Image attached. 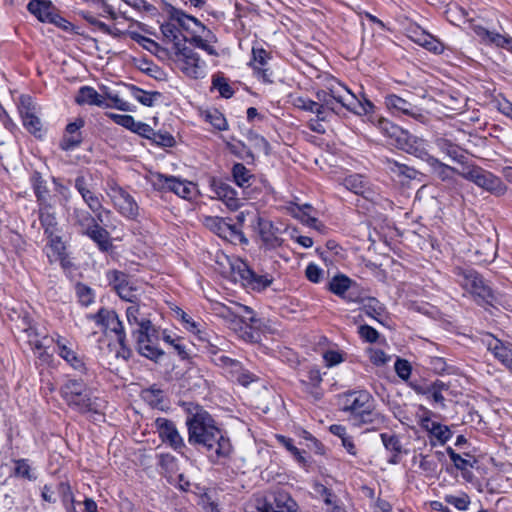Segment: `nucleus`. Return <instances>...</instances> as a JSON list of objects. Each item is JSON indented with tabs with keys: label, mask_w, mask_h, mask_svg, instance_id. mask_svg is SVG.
<instances>
[{
	"label": "nucleus",
	"mask_w": 512,
	"mask_h": 512,
	"mask_svg": "<svg viewBox=\"0 0 512 512\" xmlns=\"http://www.w3.org/2000/svg\"><path fill=\"white\" fill-rule=\"evenodd\" d=\"M110 285L119 297L128 301V281L127 276L118 271H109L107 274Z\"/></svg>",
	"instance_id": "38"
},
{
	"label": "nucleus",
	"mask_w": 512,
	"mask_h": 512,
	"mask_svg": "<svg viewBox=\"0 0 512 512\" xmlns=\"http://www.w3.org/2000/svg\"><path fill=\"white\" fill-rule=\"evenodd\" d=\"M255 229L267 249H277L283 245L281 229L275 226L269 219L257 216Z\"/></svg>",
	"instance_id": "16"
},
{
	"label": "nucleus",
	"mask_w": 512,
	"mask_h": 512,
	"mask_svg": "<svg viewBox=\"0 0 512 512\" xmlns=\"http://www.w3.org/2000/svg\"><path fill=\"white\" fill-rule=\"evenodd\" d=\"M28 11L37 17L41 22H53V15L51 12L52 6L49 1L45 0H31L27 5Z\"/></svg>",
	"instance_id": "35"
},
{
	"label": "nucleus",
	"mask_w": 512,
	"mask_h": 512,
	"mask_svg": "<svg viewBox=\"0 0 512 512\" xmlns=\"http://www.w3.org/2000/svg\"><path fill=\"white\" fill-rule=\"evenodd\" d=\"M427 164L430 167L431 173L442 181H450L453 179L455 173L459 174L460 172L457 169L441 162L434 156L429 158Z\"/></svg>",
	"instance_id": "36"
},
{
	"label": "nucleus",
	"mask_w": 512,
	"mask_h": 512,
	"mask_svg": "<svg viewBox=\"0 0 512 512\" xmlns=\"http://www.w3.org/2000/svg\"><path fill=\"white\" fill-rule=\"evenodd\" d=\"M46 255L50 262L60 261L63 263L65 258V243L60 233L47 236Z\"/></svg>",
	"instance_id": "31"
},
{
	"label": "nucleus",
	"mask_w": 512,
	"mask_h": 512,
	"mask_svg": "<svg viewBox=\"0 0 512 512\" xmlns=\"http://www.w3.org/2000/svg\"><path fill=\"white\" fill-rule=\"evenodd\" d=\"M445 501L457 508L458 510H467L470 504L469 497L466 494L461 495H447Z\"/></svg>",
	"instance_id": "56"
},
{
	"label": "nucleus",
	"mask_w": 512,
	"mask_h": 512,
	"mask_svg": "<svg viewBox=\"0 0 512 512\" xmlns=\"http://www.w3.org/2000/svg\"><path fill=\"white\" fill-rule=\"evenodd\" d=\"M205 225L222 238H237L247 242L242 233L235 230L219 217H207L205 219Z\"/></svg>",
	"instance_id": "28"
},
{
	"label": "nucleus",
	"mask_w": 512,
	"mask_h": 512,
	"mask_svg": "<svg viewBox=\"0 0 512 512\" xmlns=\"http://www.w3.org/2000/svg\"><path fill=\"white\" fill-rule=\"evenodd\" d=\"M487 349L506 367L512 369V349L501 340L489 335L484 340Z\"/></svg>",
	"instance_id": "26"
},
{
	"label": "nucleus",
	"mask_w": 512,
	"mask_h": 512,
	"mask_svg": "<svg viewBox=\"0 0 512 512\" xmlns=\"http://www.w3.org/2000/svg\"><path fill=\"white\" fill-rule=\"evenodd\" d=\"M176 317L181 321L185 330L195 335L197 339L211 347H215L213 340L216 339L213 332L209 330L202 320H195L180 308L175 310Z\"/></svg>",
	"instance_id": "14"
},
{
	"label": "nucleus",
	"mask_w": 512,
	"mask_h": 512,
	"mask_svg": "<svg viewBox=\"0 0 512 512\" xmlns=\"http://www.w3.org/2000/svg\"><path fill=\"white\" fill-rule=\"evenodd\" d=\"M135 311H138V308L136 309L135 302L130 296V316L132 315L139 325L137 350L142 356L156 362L164 355V351L158 347L160 332L151 324L150 320H138L134 315Z\"/></svg>",
	"instance_id": "5"
},
{
	"label": "nucleus",
	"mask_w": 512,
	"mask_h": 512,
	"mask_svg": "<svg viewBox=\"0 0 512 512\" xmlns=\"http://www.w3.org/2000/svg\"><path fill=\"white\" fill-rule=\"evenodd\" d=\"M111 200L114 205L120 210L122 214H126L127 212V203H128V195L126 191L120 187L117 183L112 182L109 184V192Z\"/></svg>",
	"instance_id": "44"
},
{
	"label": "nucleus",
	"mask_w": 512,
	"mask_h": 512,
	"mask_svg": "<svg viewBox=\"0 0 512 512\" xmlns=\"http://www.w3.org/2000/svg\"><path fill=\"white\" fill-rule=\"evenodd\" d=\"M242 277L249 281L253 289L261 291L271 285L273 278L269 274L258 275L249 269H245Z\"/></svg>",
	"instance_id": "45"
},
{
	"label": "nucleus",
	"mask_w": 512,
	"mask_h": 512,
	"mask_svg": "<svg viewBox=\"0 0 512 512\" xmlns=\"http://www.w3.org/2000/svg\"><path fill=\"white\" fill-rule=\"evenodd\" d=\"M74 216L77 223L83 228L84 231L92 228L95 224L94 218L86 211L75 209Z\"/></svg>",
	"instance_id": "58"
},
{
	"label": "nucleus",
	"mask_w": 512,
	"mask_h": 512,
	"mask_svg": "<svg viewBox=\"0 0 512 512\" xmlns=\"http://www.w3.org/2000/svg\"><path fill=\"white\" fill-rule=\"evenodd\" d=\"M15 475L30 481L37 479L35 469L25 459H20L15 462L14 467Z\"/></svg>",
	"instance_id": "50"
},
{
	"label": "nucleus",
	"mask_w": 512,
	"mask_h": 512,
	"mask_svg": "<svg viewBox=\"0 0 512 512\" xmlns=\"http://www.w3.org/2000/svg\"><path fill=\"white\" fill-rule=\"evenodd\" d=\"M232 176L235 184L243 189V192L247 197H250V195L245 191L251 186V181L253 179V175L250 170L247 169L244 164L236 163L232 168Z\"/></svg>",
	"instance_id": "39"
},
{
	"label": "nucleus",
	"mask_w": 512,
	"mask_h": 512,
	"mask_svg": "<svg viewBox=\"0 0 512 512\" xmlns=\"http://www.w3.org/2000/svg\"><path fill=\"white\" fill-rule=\"evenodd\" d=\"M447 454L449 455L451 461L454 466L461 471L467 470L468 468L473 467V464L470 460L463 458L461 455L457 454L451 447L446 449Z\"/></svg>",
	"instance_id": "55"
},
{
	"label": "nucleus",
	"mask_w": 512,
	"mask_h": 512,
	"mask_svg": "<svg viewBox=\"0 0 512 512\" xmlns=\"http://www.w3.org/2000/svg\"><path fill=\"white\" fill-rule=\"evenodd\" d=\"M151 140L156 143L157 145L163 146V147H172L175 144L174 137L167 132L161 133V132H154V135H152Z\"/></svg>",
	"instance_id": "62"
},
{
	"label": "nucleus",
	"mask_w": 512,
	"mask_h": 512,
	"mask_svg": "<svg viewBox=\"0 0 512 512\" xmlns=\"http://www.w3.org/2000/svg\"><path fill=\"white\" fill-rule=\"evenodd\" d=\"M85 233L98 244L100 249L107 250L109 246L108 235L103 228L94 224L92 228L86 230Z\"/></svg>",
	"instance_id": "48"
},
{
	"label": "nucleus",
	"mask_w": 512,
	"mask_h": 512,
	"mask_svg": "<svg viewBox=\"0 0 512 512\" xmlns=\"http://www.w3.org/2000/svg\"><path fill=\"white\" fill-rule=\"evenodd\" d=\"M148 181L155 190L171 192L188 201L196 199L199 195L196 183L177 176L160 172H150Z\"/></svg>",
	"instance_id": "6"
},
{
	"label": "nucleus",
	"mask_w": 512,
	"mask_h": 512,
	"mask_svg": "<svg viewBox=\"0 0 512 512\" xmlns=\"http://www.w3.org/2000/svg\"><path fill=\"white\" fill-rule=\"evenodd\" d=\"M75 187L82 196L84 202L88 205L97 218L103 221V208L99 195L94 191L91 179L84 176L77 177Z\"/></svg>",
	"instance_id": "18"
},
{
	"label": "nucleus",
	"mask_w": 512,
	"mask_h": 512,
	"mask_svg": "<svg viewBox=\"0 0 512 512\" xmlns=\"http://www.w3.org/2000/svg\"><path fill=\"white\" fill-rule=\"evenodd\" d=\"M213 88L217 89L220 95L224 98H230L233 95L231 86L222 77L213 79Z\"/></svg>",
	"instance_id": "61"
},
{
	"label": "nucleus",
	"mask_w": 512,
	"mask_h": 512,
	"mask_svg": "<svg viewBox=\"0 0 512 512\" xmlns=\"http://www.w3.org/2000/svg\"><path fill=\"white\" fill-rule=\"evenodd\" d=\"M140 27L145 33H150L145 25L140 24L138 21L130 18V39L137 42L140 46L148 51H154L157 47V44L151 40L150 38L139 34L134 27Z\"/></svg>",
	"instance_id": "42"
},
{
	"label": "nucleus",
	"mask_w": 512,
	"mask_h": 512,
	"mask_svg": "<svg viewBox=\"0 0 512 512\" xmlns=\"http://www.w3.org/2000/svg\"><path fill=\"white\" fill-rule=\"evenodd\" d=\"M75 100L80 105H95L104 107L105 104L104 95L101 94V91L98 92L90 86L81 87Z\"/></svg>",
	"instance_id": "34"
},
{
	"label": "nucleus",
	"mask_w": 512,
	"mask_h": 512,
	"mask_svg": "<svg viewBox=\"0 0 512 512\" xmlns=\"http://www.w3.org/2000/svg\"><path fill=\"white\" fill-rule=\"evenodd\" d=\"M367 353L370 361L377 366L385 365L390 360V356L381 349L369 348Z\"/></svg>",
	"instance_id": "57"
},
{
	"label": "nucleus",
	"mask_w": 512,
	"mask_h": 512,
	"mask_svg": "<svg viewBox=\"0 0 512 512\" xmlns=\"http://www.w3.org/2000/svg\"><path fill=\"white\" fill-rule=\"evenodd\" d=\"M289 210L291 215L300 220L303 224L319 229L318 220L311 205H292Z\"/></svg>",
	"instance_id": "33"
},
{
	"label": "nucleus",
	"mask_w": 512,
	"mask_h": 512,
	"mask_svg": "<svg viewBox=\"0 0 512 512\" xmlns=\"http://www.w3.org/2000/svg\"><path fill=\"white\" fill-rule=\"evenodd\" d=\"M33 185H34L35 194H36L38 200L40 201L41 207L47 206L46 205V193H47V190H46V186L44 184V181L41 179L40 176L35 175L33 177Z\"/></svg>",
	"instance_id": "59"
},
{
	"label": "nucleus",
	"mask_w": 512,
	"mask_h": 512,
	"mask_svg": "<svg viewBox=\"0 0 512 512\" xmlns=\"http://www.w3.org/2000/svg\"><path fill=\"white\" fill-rule=\"evenodd\" d=\"M365 314L377 321L383 316L384 308L382 304L375 298H368L363 305Z\"/></svg>",
	"instance_id": "51"
},
{
	"label": "nucleus",
	"mask_w": 512,
	"mask_h": 512,
	"mask_svg": "<svg viewBox=\"0 0 512 512\" xmlns=\"http://www.w3.org/2000/svg\"><path fill=\"white\" fill-rule=\"evenodd\" d=\"M435 145L438 149L448 156L452 161L463 164L466 159V155L463 149L458 145L452 143L448 138L441 136L435 139Z\"/></svg>",
	"instance_id": "30"
},
{
	"label": "nucleus",
	"mask_w": 512,
	"mask_h": 512,
	"mask_svg": "<svg viewBox=\"0 0 512 512\" xmlns=\"http://www.w3.org/2000/svg\"><path fill=\"white\" fill-rule=\"evenodd\" d=\"M94 319L98 325H101L106 331H110L115 334L116 340L121 347V351H116L115 356L117 358L122 357L124 361L127 359L126 346H125V329L122 322L118 319L117 314L114 311L107 309H101L96 315L89 316Z\"/></svg>",
	"instance_id": "11"
},
{
	"label": "nucleus",
	"mask_w": 512,
	"mask_h": 512,
	"mask_svg": "<svg viewBox=\"0 0 512 512\" xmlns=\"http://www.w3.org/2000/svg\"><path fill=\"white\" fill-rule=\"evenodd\" d=\"M270 54L259 46H253L252 59L250 62L251 67L258 79L263 82H271V71L268 68Z\"/></svg>",
	"instance_id": "24"
},
{
	"label": "nucleus",
	"mask_w": 512,
	"mask_h": 512,
	"mask_svg": "<svg viewBox=\"0 0 512 512\" xmlns=\"http://www.w3.org/2000/svg\"><path fill=\"white\" fill-rule=\"evenodd\" d=\"M317 96L322 104L297 95L291 96V103L298 109L316 114L319 120H325V108L335 110L334 101L357 115H368L374 111V105L370 100L358 99L348 87L334 78L327 80L325 89L318 92Z\"/></svg>",
	"instance_id": "2"
},
{
	"label": "nucleus",
	"mask_w": 512,
	"mask_h": 512,
	"mask_svg": "<svg viewBox=\"0 0 512 512\" xmlns=\"http://www.w3.org/2000/svg\"><path fill=\"white\" fill-rule=\"evenodd\" d=\"M52 340L55 342L57 346V353L61 358H63L74 369H83L84 363L75 352L73 344L68 339L60 336L59 334H55L52 337Z\"/></svg>",
	"instance_id": "25"
},
{
	"label": "nucleus",
	"mask_w": 512,
	"mask_h": 512,
	"mask_svg": "<svg viewBox=\"0 0 512 512\" xmlns=\"http://www.w3.org/2000/svg\"><path fill=\"white\" fill-rule=\"evenodd\" d=\"M381 441L386 450L399 454L402 450L400 439L391 433H382L380 435Z\"/></svg>",
	"instance_id": "53"
},
{
	"label": "nucleus",
	"mask_w": 512,
	"mask_h": 512,
	"mask_svg": "<svg viewBox=\"0 0 512 512\" xmlns=\"http://www.w3.org/2000/svg\"><path fill=\"white\" fill-rule=\"evenodd\" d=\"M19 112L22 117L24 127L36 137H42L43 125L36 114V107L29 97H20Z\"/></svg>",
	"instance_id": "17"
},
{
	"label": "nucleus",
	"mask_w": 512,
	"mask_h": 512,
	"mask_svg": "<svg viewBox=\"0 0 512 512\" xmlns=\"http://www.w3.org/2000/svg\"><path fill=\"white\" fill-rule=\"evenodd\" d=\"M455 274L463 290L478 303H488L493 298L492 289L475 270L458 267Z\"/></svg>",
	"instance_id": "8"
},
{
	"label": "nucleus",
	"mask_w": 512,
	"mask_h": 512,
	"mask_svg": "<svg viewBox=\"0 0 512 512\" xmlns=\"http://www.w3.org/2000/svg\"><path fill=\"white\" fill-rule=\"evenodd\" d=\"M315 492L323 497L327 512H346L343 504L324 485L317 484Z\"/></svg>",
	"instance_id": "40"
},
{
	"label": "nucleus",
	"mask_w": 512,
	"mask_h": 512,
	"mask_svg": "<svg viewBox=\"0 0 512 512\" xmlns=\"http://www.w3.org/2000/svg\"><path fill=\"white\" fill-rule=\"evenodd\" d=\"M130 131L147 139H151L154 130L146 123L137 122L130 116Z\"/></svg>",
	"instance_id": "54"
},
{
	"label": "nucleus",
	"mask_w": 512,
	"mask_h": 512,
	"mask_svg": "<svg viewBox=\"0 0 512 512\" xmlns=\"http://www.w3.org/2000/svg\"><path fill=\"white\" fill-rule=\"evenodd\" d=\"M210 188L213 193L212 197L222 201L230 210L234 211L241 207L242 199L238 197L236 190L229 184L213 178L210 182Z\"/></svg>",
	"instance_id": "19"
},
{
	"label": "nucleus",
	"mask_w": 512,
	"mask_h": 512,
	"mask_svg": "<svg viewBox=\"0 0 512 512\" xmlns=\"http://www.w3.org/2000/svg\"><path fill=\"white\" fill-rule=\"evenodd\" d=\"M182 408L187 414L188 442L204 448L213 460L228 456L230 440L215 425L210 414L192 402L182 403Z\"/></svg>",
	"instance_id": "1"
},
{
	"label": "nucleus",
	"mask_w": 512,
	"mask_h": 512,
	"mask_svg": "<svg viewBox=\"0 0 512 512\" xmlns=\"http://www.w3.org/2000/svg\"><path fill=\"white\" fill-rule=\"evenodd\" d=\"M385 105L392 114H404L420 122L425 121V115L419 108L395 94L385 97Z\"/></svg>",
	"instance_id": "20"
},
{
	"label": "nucleus",
	"mask_w": 512,
	"mask_h": 512,
	"mask_svg": "<svg viewBox=\"0 0 512 512\" xmlns=\"http://www.w3.org/2000/svg\"><path fill=\"white\" fill-rule=\"evenodd\" d=\"M459 175L492 194L503 195L506 191V186L499 177L481 167L466 166Z\"/></svg>",
	"instance_id": "9"
},
{
	"label": "nucleus",
	"mask_w": 512,
	"mask_h": 512,
	"mask_svg": "<svg viewBox=\"0 0 512 512\" xmlns=\"http://www.w3.org/2000/svg\"><path fill=\"white\" fill-rule=\"evenodd\" d=\"M323 359L327 367H333L344 361L343 354L336 350H327L324 352Z\"/></svg>",
	"instance_id": "63"
},
{
	"label": "nucleus",
	"mask_w": 512,
	"mask_h": 512,
	"mask_svg": "<svg viewBox=\"0 0 512 512\" xmlns=\"http://www.w3.org/2000/svg\"><path fill=\"white\" fill-rule=\"evenodd\" d=\"M154 427L162 443L169 446L175 452L184 454L186 444L173 421L164 417H158L154 420Z\"/></svg>",
	"instance_id": "12"
},
{
	"label": "nucleus",
	"mask_w": 512,
	"mask_h": 512,
	"mask_svg": "<svg viewBox=\"0 0 512 512\" xmlns=\"http://www.w3.org/2000/svg\"><path fill=\"white\" fill-rule=\"evenodd\" d=\"M265 512H298V506L287 494L280 493L275 497L274 504L267 507Z\"/></svg>",
	"instance_id": "43"
},
{
	"label": "nucleus",
	"mask_w": 512,
	"mask_h": 512,
	"mask_svg": "<svg viewBox=\"0 0 512 512\" xmlns=\"http://www.w3.org/2000/svg\"><path fill=\"white\" fill-rule=\"evenodd\" d=\"M40 221L46 236L61 232L56 221L55 213L50 211V207H40Z\"/></svg>",
	"instance_id": "41"
},
{
	"label": "nucleus",
	"mask_w": 512,
	"mask_h": 512,
	"mask_svg": "<svg viewBox=\"0 0 512 512\" xmlns=\"http://www.w3.org/2000/svg\"><path fill=\"white\" fill-rule=\"evenodd\" d=\"M339 404L344 412L349 413L350 420L356 425H377L384 421V416L374 408L372 395L365 390L342 394Z\"/></svg>",
	"instance_id": "4"
},
{
	"label": "nucleus",
	"mask_w": 512,
	"mask_h": 512,
	"mask_svg": "<svg viewBox=\"0 0 512 512\" xmlns=\"http://www.w3.org/2000/svg\"><path fill=\"white\" fill-rule=\"evenodd\" d=\"M305 273L307 279L313 283H319L323 277V270L314 263L308 264Z\"/></svg>",
	"instance_id": "64"
},
{
	"label": "nucleus",
	"mask_w": 512,
	"mask_h": 512,
	"mask_svg": "<svg viewBox=\"0 0 512 512\" xmlns=\"http://www.w3.org/2000/svg\"><path fill=\"white\" fill-rule=\"evenodd\" d=\"M156 95V93H150L130 85V99H133L144 106H152L156 99Z\"/></svg>",
	"instance_id": "49"
},
{
	"label": "nucleus",
	"mask_w": 512,
	"mask_h": 512,
	"mask_svg": "<svg viewBox=\"0 0 512 512\" xmlns=\"http://www.w3.org/2000/svg\"><path fill=\"white\" fill-rule=\"evenodd\" d=\"M202 118L219 131L227 130L228 123L224 115L217 109H207L201 112Z\"/></svg>",
	"instance_id": "46"
},
{
	"label": "nucleus",
	"mask_w": 512,
	"mask_h": 512,
	"mask_svg": "<svg viewBox=\"0 0 512 512\" xmlns=\"http://www.w3.org/2000/svg\"><path fill=\"white\" fill-rule=\"evenodd\" d=\"M58 491L61 494L62 502L67 512H76L75 500L71 487L68 483L61 482L58 486Z\"/></svg>",
	"instance_id": "52"
},
{
	"label": "nucleus",
	"mask_w": 512,
	"mask_h": 512,
	"mask_svg": "<svg viewBox=\"0 0 512 512\" xmlns=\"http://www.w3.org/2000/svg\"><path fill=\"white\" fill-rule=\"evenodd\" d=\"M355 283L345 276L344 274L335 275L329 282V290L347 300V301H356L351 295H346V293L353 287Z\"/></svg>",
	"instance_id": "32"
},
{
	"label": "nucleus",
	"mask_w": 512,
	"mask_h": 512,
	"mask_svg": "<svg viewBox=\"0 0 512 512\" xmlns=\"http://www.w3.org/2000/svg\"><path fill=\"white\" fill-rule=\"evenodd\" d=\"M174 61L177 68L188 77L197 79L206 74V63L185 44L174 51Z\"/></svg>",
	"instance_id": "10"
},
{
	"label": "nucleus",
	"mask_w": 512,
	"mask_h": 512,
	"mask_svg": "<svg viewBox=\"0 0 512 512\" xmlns=\"http://www.w3.org/2000/svg\"><path fill=\"white\" fill-rule=\"evenodd\" d=\"M120 88L124 89V86L112 84L100 87L101 94L104 95V107L116 108L123 112L127 111V103L121 97Z\"/></svg>",
	"instance_id": "27"
},
{
	"label": "nucleus",
	"mask_w": 512,
	"mask_h": 512,
	"mask_svg": "<svg viewBox=\"0 0 512 512\" xmlns=\"http://www.w3.org/2000/svg\"><path fill=\"white\" fill-rule=\"evenodd\" d=\"M62 396L69 406L80 412H98L102 405L97 398H92L85 384L78 380H68L62 387Z\"/></svg>",
	"instance_id": "7"
},
{
	"label": "nucleus",
	"mask_w": 512,
	"mask_h": 512,
	"mask_svg": "<svg viewBox=\"0 0 512 512\" xmlns=\"http://www.w3.org/2000/svg\"><path fill=\"white\" fill-rule=\"evenodd\" d=\"M163 40L172 44L174 51L185 44L187 36L190 42L209 55H216L215 48L211 45L214 34L206 28L197 18L186 14L183 10L169 6L167 20L160 26Z\"/></svg>",
	"instance_id": "3"
},
{
	"label": "nucleus",
	"mask_w": 512,
	"mask_h": 512,
	"mask_svg": "<svg viewBox=\"0 0 512 512\" xmlns=\"http://www.w3.org/2000/svg\"><path fill=\"white\" fill-rule=\"evenodd\" d=\"M141 398L153 408L162 411L168 409V403L165 400L163 391L155 386L143 390Z\"/></svg>",
	"instance_id": "37"
},
{
	"label": "nucleus",
	"mask_w": 512,
	"mask_h": 512,
	"mask_svg": "<svg viewBox=\"0 0 512 512\" xmlns=\"http://www.w3.org/2000/svg\"><path fill=\"white\" fill-rule=\"evenodd\" d=\"M405 137L406 138L403 139L404 141H401L397 146L398 148L414 155L426 163L429 161V158L433 157L429 153V144L425 139L411 135L409 132H407Z\"/></svg>",
	"instance_id": "22"
},
{
	"label": "nucleus",
	"mask_w": 512,
	"mask_h": 512,
	"mask_svg": "<svg viewBox=\"0 0 512 512\" xmlns=\"http://www.w3.org/2000/svg\"><path fill=\"white\" fill-rule=\"evenodd\" d=\"M216 363L221 366L232 379H235L244 386L254 381L253 376L248 371L244 370L241 363L237 360L221 355L216 359Z\"/></svg>",
	"instance_id": "21"
},
{
	"label": "nucleus",
	"mask_w": 512,
	"mask_h": 512,
	"mask_svg": "<svg viewBox=\"0 0 512 512\" xmlns=\"http://www.w3.org/2000/svg\"><path fill=\"white\" fill-rule=\"evenodd\" d=\"M369 121L377 127V129L390 140V144L396 147L399 143L404 141L405 135L408 131L390 122L386 118L371 116Z\"/></svg>",
	"instance_id": "23"
},
{
	"label": "nucleus",
	"mask_w": 512,
	"mask_h": 512,
	"mask_svg": "<svg viewBox=\"0 0 512 512\" xmlns=\"http://www.w3.org/2000/svg\"><path fill=\"white\" fill-rule=\"evenodd\" d=\"M344 185L347 189L354 192L355 194L365 195L367 193L366 181L363 176L355 174L349 175L344 180Z\"/></svg>",
	"instance_id": "47"
},
{
	"label": "nucleus",
	"mask_w": 512,
	"mask_h": 512,
	"mask_svg": "<svg viewBox=\"0 0 512 512\" xmlns=\"http://www.w3.org/2000/svg\"><path fill=\"white\" fill-rule=\"evenodd\" d=\"M468 29L471 30L473 35L482 43L488 45L498 46L500 42H503V35L495 33L476 23L474 20H467Z\"/></svg>",
	"instance_id": "29"
},
{
	"label": "nucleus",
	"mask_w": 512,
	"mask_h": 512,
	"mask_svg": "<svg viewBox=\"0 0 512 512\" xmlns=\"http://www.w3.org/2000/svg\"><path fill=\"white\" fill-rule=\"evenodd\" d=\"M214 309L223 318H239L246 326L251 329L260 328V320L257 319L255 312L248 306L235 304L234 307H227L222 304H217Z\"/></svg>",
	"instance_id": "15"
},
{
	"label": "nucleus",
	"mask_w": 512,
	"mask_h": 512,
	"mask_svg": "<svg viewBox=\"0 0 512 512\" xmlns=\"http://www.w3.org/2000/svg\"><path fill=\"white\" fill-rule=\"evenodd\" d=\"M76 291H77V296L79 298V302L82 305L88 306L93 302V300H94L93 292L86 285H83V284L77 285Z\"/></svg>",
	"instance_id": "60"
},
{
	"label": "nucleus",
	"mask_w": 512,
	"mask_h": 512,
	"mask_svg": "<svg viewBox=\"0 0 512 512\" xmlns=\"http://www.w3.org/2000/svg\"><path fill=\"white\" fill-rule=\"evenodd\" d=\"M432 412L423 408V414L419 416V425L429 436L431 445H444L452 437L450 428L432 420Z\"/></svg>",
	"instance_id": "13"
}]
</instances>
